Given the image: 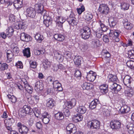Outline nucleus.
<instances>
[{
    "label": "nucleus",
    "instance_id": "nucleus-1",
    "mask_svg": "<svg viewBox=\"0 0 134 134\" xmlns=\"http://www.w3.org/2000/svg\"><path fill=\"white\" fill-rule=\"evenodd\" d=\"M90 29L88 26H85L83 29L80 30L79 34L81 37L84 40L88 39L91 34Z\"/></svg>",
    "mask_w": 134,
    "mask_h": 134
},
{
    "label": "nucleus",
    "instance_id": "nucleus-2",
    "mask_svg": "<svg viewBox=\"0 0 134 134\" xmlns=\"http://www.w3.org/2000/svg\"><path fill=\"white\" fill-rule=\"evenodd\" d=\"M123 82L124 85L127 87L133 88L134 87V81L129 76H125L123 79Z\"/></svg>",
    "mask_w": 134,
    "mask_h": 134
},
{
    "label": "nucleus",
    "instance_id": "nucleus-3",
    "mask_svg": "<svg viewBox=\"0 0 134 134\" xmlns=\"http://www.w3.org/2000/svg\"><path fill=\"white\" fill-rule=\"evenodd\" d=\"M121 33L120 31L118 30H110L109 36L110 37H113L114 40L116 42H118L119 41V37Z\"/></svg>",
    "mask_w": 134,
    "mask_h": 134
},
{
    "label": "nucleus",
    "instance_id": "nucleus-4",
    "mask_svg": "<svg viewBox=\"0 0 134 134\" xmlns=\"http://www.w3.org/2000/svg\"><path fill=\"white\" fill-rule=\"evenodd\" d=\"M99 121L97 120H93L87 123V126L91 129H99L100 127Z\"/></svg>",
    "mask_w": 134,
    "mask_h": 134
},
{
    "label": "nucleus",
    "instance_id": "nucleus-5",
    "mask_svg": "<svg viewBox=\"0 0 134 134\" xmlns=\"http://www.w3.org/2000/svg\"><path fill=\"white\" fill-rule=\"evenodd\" d=\"M18 129L21 134H27L28 132L29 129L26 126L22 125L20 122L17 124Z\"/></svg>",
    "mask_w": 134,
    "mask_h": 134
},
{
    "label": "nucleus",
    "instance_id": "nucleus-6",
    "mask_svg": "<svg viewBox=\"0 0 134 134\" xmlns=\"http://www.w3.org/2000/svg\"><path fill=\"white\" fill-rule=\"evenodd\" d=\"M35 8L38 13H40L43 16L46 14V11L43 10V6L41 4H36L35 5Z\"/></svg>",
    "mask_w": 134,
    "mask_h": 134
},
{
    "label": "nucleus",
    "instance_id": "nucleus-7",
    "mask_svg": "<svg viewBox=\"0 0 134 134\" xmlns=\"http://www.w3.org/2000/svg\"><path fill=\"white\" fill-rule=\"evenodd\" d=\"M98 10L102 14L106 15L109 12V8L107 5L102 4L100 5Z\"/></svg>",
    "mask_w": 134,
    "mask_h": 134
},
{
    "label": "nucleus",
    "instance_id": "nucleus-8",
    "mask_svg": "<svg viewBox=\"0 0 134 134\" xmlns=\"http://www.w3.org/2000/svg\"><path fill=\"white\" fill-rule=\"evenodd\" d=\"M67 134H75L76 132V128L73 124H70L66 127Z\"/></svg>",
    "mask_w": 134,
    "mask_h": 134
},
{
    "label": "nucleus",
    "instance_id": "nucleus-9",
    "mask_svg": "<svg viewBox=\"0 0 134 134\" xmlns=\"http://www.w3.org/2000/svg\"><path fill=\"white\" fill-rule=\"evenodd\" d=\"M121 125L120 122L116 120H112L110 122L111 127L113 129H119L120 128Z\"/></svg>",
    "mask_w": 134,
    "mask_h": 134
},
{
    "label": "nucleus",
    "instance_id": "nucleus-10",
    "mask_svg": "<svg viewBox=\"0 0 134 134\" xmlns=\"http://www.w3.org/2000/svg\"><path fill=\"white\" fill-rule=\"evenodd\" d=\"M96 75L92 71L87 73L86 77L87 80L90 81H93L96 77Z\"/></svg>",
    "mask_w": 134,
    "mask_h": 134
},
{
    "label": "nucleus",
    "instance_id": "nucleus-11",
    "mask_svg": "<svg viewBox=\"0 0 134 134\" xmlns=\"http://www.w3.org/2000/svg\"><path fill=\"white\" fill-rule=\"evenodd\" d=\"M22 81L24 85V88L26 90L28 93L31 94L32 92L33 88L28 84L27 82L25 79H23Z\"/></svg>",
    "mask_w": 134,
    "mask_h": 134
},
{
    "label": "nucleus",
    "instance_id": "nucleus-12",
    "mask_svg": "<svg viewBox=\"0 0 134 134\" xmlns=\"http://www.w3.org/2000/svg\"><path fill=\"white\" fill-rule=\"evenodd\" d=\"M50 115L47 112H44L42 114V117L43 122L45 124H47L50 120Z\"/></svg>",
    "mask_w": 134,
    "mask_h": 134
},
{
    "label": "nucleus",
    "instance_id": "nucleus-13",
    "mask_svg": "<svg viewBox=\"0 0 134 134\" xmlns=\"http://www.w3.org/2000/svg\"><path fill=\"white\" fill-rule=\"evenodd\" d=\"M43 16L44 20L43 23L47 27L51 25L52 23V19L50 17L46 14Z\"/></svg>",
    "mask_w": 134,
    "mask_h": 134
},
{
    "label": "nucleus",
    "instance_id": "nucleus-14",
    "mask_svg": "<svg viewBox=\"0 0 134 134\" xmlns=\"http://www.w3.org/2000/svg\"><path fill=\"white\" fill-rule=\"evenodd\" d=\"M26 12L27 15L29 17L33 18H34L36 15V12L33 8L31 7H29L27 9Z\"/></svg>",
    "mask_w": 134,
    "mask_h": 134
},
{
    "label": "nucleus",
    "instance_id": "nucleus-15",
    "mask_svg": "<svg viewBox=\"0 0 134 134\" xmlns=\"http://www.w3.org/2000/svg\"><path fill=\"white\" fill-rule=\"evenodd\" d=\"M34 89L37 92H39L43 89V85L41 82L38 81L35 83Z\"/></svg>",
    "mask_w": 134,
    "mask_h": 134
},
{
    "label": "nucleus",
    "instance_id": "nucleus-16",
    "mask_svg": "<svg viewBox=\"0 0 134 134\" xmlns=\"http://www.w3.org/2000/svg\"><path fill=\"white\" fill-rule=\"evenodd\" d=\"M20 38L22 41L26 42H28L31 40V38L30 36L24 32L21 34Z\"/></svg>",
    "mask_w": 134,
    "mask_h": 134
},
{
    "label": "nucleus",
    "instance_id": "nucleus-17",
    "mask_svg": "<svg viewBox=\"0 0 134 134\" xmlns=\"http://www.w3.org/2000/svg\"><path fill=\"white\" fill-rule=\"evenodd\" d=\"M55 57H57V59L59 62H61L63 61L64 58L61 52L55 51L54 52Z\"/></svg>",
    "mask_w": 134,
    "mask_h": 134
},
{
    "label": "nucleus",
    "instance_id": "nucleus-18",
    "mask_svg": "<svg viewBox=\"0 0 134 134\" xmlns=\"http://www.w3.org/2000/svg\"><path fill=\"white\" fill-rule=\"evenodd\" d=\"M65 21V19L63 17L57 16L56 17V24L57 25L62 27L63 24Z\"/></svg>",
    "mask_w": 134,
    "mask_h": 134
},
{
    "label": "nucleus",
    "instance_id": "nucleus-19",
    "mask_svg": "<svg viewBox=\"0 0 134 134\" xmlns=\"http://www.w3.org/2000/svg\"><path fill=\"white\" fill-rule=\"evenodd\" d=\"M76 103V100L75 99H72L70 101L66 102V104L67 107L69 109H71Z\"/></svg>",
    "mask_w": 134,
    "mask_h": 134
},
{
    "label": "nucleus",
    "instance_id": "nucleus-20",
    "mask_svg": "<svg viewBox=\"0 0 134 134\" xmlns=\"http://www.w3.org/2000/svg\"><path fill=\"white\" fill-rule=\"evenodd\" d=\"M22 108L27 114L31 115L33 113V111L32 109L31 108L30 106L27 105H24Z\"/></svg>",
    "mask_w": 134,
    "mask_h": 134
},
{
    "label": "nucleus",
    "instance_id": "nucleus-21",
    "mask_svg": "<svg viewBox=\"0 0 134 134\" xmlns=\"http://www.w3.org/2000/svg\"><path fill=\"white\" fill-rule=\"evenodd\" d=\"M7 61L8 62H9L13 59L14 54L11 50H9L7 51Z\"/></svg>",
    "mask_w": 134,
    "mask_h": 134
},
{
    "label": "nucleus",
    "instance_id": "nucleus-22",
    "mask_svg": "<svg viewBox=\"0 0 134 134\" xmlns=\"http://www.w3.org/2000/svg\"><path fill=\"white\" fill-rule=\"evenodd\" d=\"M6 34L7 36L8 37L11 36L13 34L14 30L12 26L8 27L6 31Z\"/></svg>",
    "mask_w": 134,
    "mask_h": 134
},
{
    "label": "nucleus",
    "instance_id": "nucleus-23",
    "mask_svg": "<svg viewBox=\"0 0 134 134\" xmlns=\"http://www.w3.org/2000/svg\"><path fill=\"white\" fill-rule=\"evenodd\" d=\"M83 18L85 20L89 21L92 19L93 15L91 13L86 12L84 13Z\"/></svg>",
    "mask_w": 134,
    "mask_h": 134
},
{
    "label": "nucleus",
    "instance_id": "nucleus-24",
    "mask_svg": "<svg viewBox=\"0 0 134 134\" xmlns=\"http://www.w3.org/2000/svg\"><path fill=\"white\" fill-rule=\"evenodd\" d=\"M15 120L13 118H9L5 119L4 121V122L5 126H11L14 123Z\"/></svg>",
    "mask_w": 134,
    "mask_h": 134
},
{
    "label": "nucleus",
    "instance_id": "nucleus-25",
    "mask_svg": "<svg viewBox=\"0 0 134 134\" xmlns=\"http://www.w3.org/2000/svg\"><path fill=\"white\" fill-rule=\"evenodd\" d=\"M14 5L16 9H18L23 6L22 0H16L14 2Z\"/></svg>",
    "mask_w": 134,
    "mask_h": 134
},
{
    "label": "nucleus",
    "instance_id": "nucleus-26",
    "mask_svg": "<svg viewBox=\"0 0 134 134\" xmlns=\"http://www.w3.org/2000/svg\"><path fill=\"white\" fill-rule=\"evenodd\" d=\"M67 21L69 24L73 26L76 25L77 23V21L75 18H67Z\"/></svg>",
    "mask_w": 134,
    "mask_h": 134
},
{
    "label": "nucleus",
    "instance_id": "nucleus-27",
    "mask_svg": "<svg viewBox=\"0 0 134 134\" xmlns=\"http://www.w3.org/2000/svg\"><path fill=\"white\" fill-rule=\"evenodd\" d=\"M130 110V108L126 105H124L120 109L121 113L125 114L128 112Z\"/></svg>",
    "mask_w": 134,
    "mask_h": 134
},
{
    "label": "nucleus",
    "instance_id": "nucleus-28",
    "mask_svg": "<svg viewBox=\"0 0 134 134\" xmlns=\"http://www.w3.org/2000/svg\"><path fill=\"white\" fill-rule=\"evenodd\" d=\"M108 77L109 79V82H114L116 81L118 79L116 76L111 74H109Z\"/></svg>",
    "mask_w": 134,
    "mask_h": 134
},
{
    "label": "nucleus",
    "instance_id": "nucleus-29",
    "mask_svg": "<svg viewBox=\"0 0 134 134\" xmlns=\"http://www.w3.org/2000/svg\"><path fill=\"white\" fill-rule=\"evenodd\" d=\"M55 118L58 120H62L64 119V116L63 113L61 112H58L55 114Z\"/></svg>",
    "mask_w": 134,
    "mask_h": 134
},
{
    "label": "nucleus",
    "instance_id": "nucleus-30",
    "mask_svg": "<svg viewBox=\"0 0 134 134\" xmlns=\"http://www.w3.org/2000/svg\"><path fill=\"white\" fill-rule=\"evenodd\" d=\"M82 87L83 90H89L92 88V85L90 83L85 82L82 85Z\"/></svg>",
    "mask_w": 134,
    "mask_h": 134
},
{
    "label": "nucleus",
    "instance_id": "nucleus-31",
    "mask_svg": "<svg viewBox=\"0 0 134 134\" xmlns=\"http://www.w3.org/2000/svg\"><path fill=\"white\" fill-rule=\"evenodd\" d=\"M54 37L55 40L59 41H63L64 39V37L63 35L60 34H56L54 36Z\"/></svg>",
    "mask_w": 134,
    "mask_h": 134
},
{
    "label": "nucleus",
    "instance_id": "nucleus-32",
    "mask_svg": "<svg viewBox=\"0 0 134 134\" xmlns=\"http://www.w3.org/2000/svg\"><path fill=\"white\" fill-rule=\"evenodd\" d=\"M86 110V108L84 106H80L77 108V112L81 114L85 113Z\"/></svg>",
    "mask_w": 134,
    "mask_h": 134
},
{
    "label": "nucleus",
    "instance_id": "nucleus-33",
    "mask_svg": "<svg viewBox=\"0 0 134 134\" xmlns=\"http://www.w3.org/2000/svg\"><path fill=\"white\" fill-rule=\"evenodd\" d=\"M127 128L129 130L128 132L130 134H133L134 133V124L130 123L127 126Z\"/></svg>",
    "mask_w": 134,
    "mask_h": 134
},
{
    "label": "nucleus",
    "instance_id": "nucleus-34",
    "mask_svg": "<svg viewBox=\"0 0 134 134\" xmlns=\"http://www.w3.org/2000/svg\"><path fill=\"white\" fill-rule=\"evenodd\" d=\"M83 119L82 116L80 114H76L74 115V120L76 122L81 121Z\"/></svg>",
    "mask_w": 134,
    "mask_h": 134
},
{
    "label": "nucleus",
    "instance_id": "nucleus-35",
    "mask_svg": "<svg viewBox=\"0 0 134 134\" xmlns=\"http://www.w3.org/2000/svg\"><path fill=\"white\" fill-rule=\"evenodd\" d=\"M35 38L37 41L39 42H41L44 38L43 36L39 33H37L35 35Z\"/></svg>",
    "mask_w": 134,
    "mask_h": 134
},
{
    "label": "nucleus",
    "instance_id": "nucleus-36",
    "mask_svg": "<svg viewBox=\"0 0 134 134\" xmlns=\"http://www.w3.org/2000/svg\"><path fill=\"white\" fill-rule=\"evenodd\" d=\"M120 6L122 9L125 10L129 9L130 5L126 3L122 2L121 3Z\"/></svg>",
    "mask_w": 134,
    "mask_h": 134
},
{
    "label": "nucleus",
    "instance_id": "nucleus-37",
    "mask_svg": "<svg viewBox=\"0 0 134 134\" xmlns=\"http://www.w3.org/2000/svg\"><path fill=\"white\" fill-rule=\"evenodd\" d=\"M99 89L101 92L104 94L107 93L108 91L107 87H106L105 85H103L100 86Z\"/></svg>",
    "mask_w": 134,
    "mask_h": 134
},
{
    "label": "nucleus",
    "instance_id": "nucleus-38",
    "mask_svg": "<svg viewBox=\"0 0 134 134\" xmlns=\"http://www.w3.org/2000/svg\"><path fill=\"white\" fill-rule=\"evenodd\" d=\"M23 53L24 56H26L27 58L30 57L31 55L30 48H25L23 50Z\"/></svg>",
    "mask_w": 134,
    "mask_h": 134
},
{
    "label": "nucleus",
    "instance_id": "nucleus-39",
    "mask_svg": "<svg viewBox=\"0 0 134 134\" xmlns=\"http://www.w3.org/2000/svg\"><path fill=\"white\" fill-rule=\"evenodd\" d=\"M130 89L128 90L125 91V94L126 96L129 97H132L133 95L134 91L133 88H129Z\"/></svg>",
    "mask_w": 134,
    "mask_h": 134
},
{
    "label": "nucleus",
    "instance_id": "nucleus-40",
    "mask_svg": "<svg viewBox=\"0 0 134 134\" xmlns=\"http://www.w3.org/2000/svg\"><path fill=\"white\" fill-rule=\"evenodd\" d=\"M82 58L80 56L75 57L74 59V63L76 65L78 66L80 65Z\"/></svg>",
    "mask_w": 134,
    "mask_h": 134
},
{
    "label": "nucleus",
    "instance_id": "nucleus-41",
    "mask_svg": "<svg viewBox=\"0 0 134 134\" xmlns=\"http://www.w3.org/2000/svg\"><path fill=\"white\" fill-rule=\"evenodd\" d=\"M11 48L13 49L14 53H18L19 52V49L17 45L15 43H13L11 45Z\"/></svg>",
    "mask_w": 134,
    "mask_h": 134
},
{
    "label": "nucleus",
    "instance_id": "nucleus-42",
    "mask_svg": "<svg viewBox=\"0 0 134 134\" xmlns=\"http://www.w3.org/2000/svg\"><path fill=\"white\" fill-rule=\"evenodd\" d=\"M43 65L44 68L45 69H47L48 68L50 67L51 63L48 60L45 59L43 61Z\"/></svg>",
    "mask_w": 134,
    "mask_h": 134
},
{
    "label": "nucleus",
    "instance_id": "nucleus-43",
    "mask_svg": "<svg viewBox=\"0 0 134 134\" xmlns=\"http://www.w3.org/2000/svg\"><path fill=\"white\" fill-rule=\"evenodd\" d=\"M98 102V100L97 99L94 100L92 101L89 107L90 108L92 109L95 108L97 104V102Z\"/></svg>",
    "mask_w": 134,
    "mask_h": 134
},
{
    "label": "nucleus",
    "instance_id": "nucleus-44",
    "mask_svg": "<svg viewBox=\"0 0 134 134\" xmlns=\"http://www.w3.org/2000/svg\"><path fill=\"white\" fill-rule=\"evenodd\" d=\"M98 24L101 27V29L102 31L105 32L107 31L108 29V27L105 26L102 22L100 20L98 21Z\"/></svg>",
    "mask_w": 134,
    "mask_h": 134
},
{
    "label": "nucleus",
    "instance_id": "nucleus-45",
    "mask_svg": "<svg viewBox=\"0 0 134 134\" xmlns=\"http://www.w3.org/2000/svg\"><path fill=\"white\" fill-rule=\"evenodd\" d=\"M96 37L98 38H100L103 34V31L100 28L98 29L96 31Z\"/></svg>",
    "mask_w": 134,
    "mask_h": 134
},
{
    "label": "nucleus",
    "instance_id": "nucleus-46",
    "mask_svg": "<svg viewBox=\"0 0 134 134\" xmlns=\"http://www.w3.org/2000/svg\"><path fill=\"white\" fill-rule=\"evenodd\" d=\"M8 65L6 63H0V70L4 71L8 68Z\"/></svg>",
    "mask_w": 134,
    "mask_h": 134
},
{
    "label": "nucleus",
    "instance_id": "nucleus-47",
    "mask_svg": "<svg viewBox=\"0 0 134 134\" xmlns=\"http://www.w3.org/2000/svg\"><path fill=\"white\" fill-rule=\"evenodd\" d=\"M108 86L113 91H114L116 86L117 85V84L116 83L113 82H110L109 83Z\"/></svg>",
    "mask_w": 134,
    "mask_h": 134
},
{
    "label": "nucleus",
    "instance_id": "nucleus-48",
    "mask_svg": "<svg viewBox=\"0 0 134 134\" xmlns=\"http://www.w3.org/2000/svg\"><path fill=\"white\" fill-rule=\"evenodd\" d=\"M92 43L94 47H99L100 46V42L99 40L94 39L92 40Z\"/></svg>",
    "mask_w": 134,
    "mask_h": 134
},
{
    "label": "nucleus",
    "instance_id": "nucleus-49",
    "mask_svg": "<svg viewBox=\"0 0 134 134\" xmlns=\"http://www.w3.org/2000/svg\"><path fill=\"white\" fill-rule=\"evenodd\" d=\"M54 102L53 99H50L47 103L46 105L50 108H52L54 105Z\"/></svg>",
    "mask_w": 134,
    "mask_h": 134
},
{
    "label": "nucleus",
    "instance_id": "nucleus-50",
    "mask_svg": "<svg viewBox=\"0 0 134 134\" xmlns=\"http://www.w3.org/2000/svg\"><path fill=\"white\" fill-rule=\"evenodd\" d=\"M124 25V27L128 30L131 29L133 27V25L130 22L125 23Z\"/></svg>",
    "mask_w": 134,
    "mask_h": 134
},
{
    "label": "nucleus",
    "instance_id": "nucleus-51",
    "mask_svg": "<svg viewBox=\"0 0 134 134\" xmlns=\"http://www.w3.org/2000/svg\"><path fill=\"white\" fill-rule=\"evenodd\" d=\"M109 22L110 23L109 25L111 27H113L116 24V22L114 21L113 18L111 17L109 19Z\"/></svg>",
    "mask_w": 134,
    "mask_h": 134
},
{
    "label": "nucleus",
    "instance_id": "nucleus-52",
    "mask_svg": "<svg viewBox=\"0 0 134 134\" xmlns=\"http://www.w3.org/2000/svg\"><path fill=\"white\" fill-rule=\"evenodd\" d=\"M7 96L11 102L14 103H15L17 100L16 98L14 96H11L10 95H7Z\"/></svg>",
    "mask_w": 134,
    "mask_h": 134
},
{
    "label": "nucleus",
    "instance_id": "nucleus-53",
    "mask_svg": "<svg viewBox=\"0 0 134 134\" xmlns=\"http://www.w3.org/2000/svg\"><path fill=\"white\" fill-rule=\"evenodd\" d=\"M19 114L21 118H23L27 114L22 108H21L19 111Z\"/></svg>",
    "mask_w": 134,
    "mask_h": 134
},
{
    "label": "nucleus",
    "instance_id": "nucleus-54",
    "mask_svg": "<svg viewBox=\"0 0 134 134\" xmlns=\"http://www.w3.org/2000/svg\"><path fill=\"white\" fill-rule=\"evenodd\" d=\"M127 66L131 69L134 67V62L131 60L128 61L126 63Z\"/></svg>",
    "mask_w": 134,
    "mask_h": 134
},
{
    "label": "nucleus",
    "instance_id": "nucleus-55",
    "mask_svg": "<svg viewBox=\"0 0 134 134\" xmlns=\"http://www.w3.org/2000/svg\"><path fill=\"white\" fill-rule=\"evenodd\" d=\"M76 10L78 14H81L85 10V8L83 5H82L80 7L77 8Z\"/></svg>",
    "mask_w": 134,
    "mask_h": 134
},
{
    "label": "nucleus",
    "instance_id": "nucleus-56",
    "mask_svg": "<svg viewBox=\"0 0 134 134\" xmlns=\"http://www.w3.org/2000/svg\"><path fill=\"white\" fill-rule=\"evenodd\" d=\"M30 64L31 68H32L35 69L37 67V63L35 61L31 60L30 62Z\"/></svg>",
    "mask_w": 134,
    "mask_h": 134
},
{
    "label": "nucleus",
    "instance_id": "nucleus-57",
    "mask_svg": "<svg viewBox=\"0 0 134 134\" xmlns=\"http://www.w3.org/2000/svg\"><path fill=\"white\" fill-rule=\"evenodd\" d=\"M60 83L57 80L53 82V87L54 88L57 89L58 87L60 86Z\"/></svg>",
    "mask_w": 134,
    "mask_h": 134
},
{
    "label": "nucleus",
    "instance_id": "nucleus-58",
    "mask_svg": "<svg viewBox=\"0 0 134 134\" xmlns=\"http://www.w3.org/2000/svg\"><path fill=\"white\" fill-rule=\"evenodd\" d=\"M34 53L36 55H39L41 54H43L44 51L41 50L35 49L34 50Z\"/></svg>",
    "mask_w": 134,
    "mask_h": 134
},
{
    "label": "nucleus",
    "instance_id": "nucleus-59",
    "mask_svg": "<svg viewBox=\"0 0 134 134\" xmlns=\"http://www.w3.org/2000/svg\"><path fill=\"white\" fill-rule=\"evenodd\" d=\"M128 56L131 59H134V51L131 50L129 51Z\"/></svg>",
    "mask_w": 134,
    "mask_h": 134
},
{
    "label": "nucleus",
    "instance_id": "nucleus-60",
    "mask_svg": "<svg viewBox=\"0 0 134 134\" xmlns=\"http://www.w3.org/2000/svg\"><path fill=\"white\" fill-rule=\"evenodd\" d=\"M74 75L76 78H80L81 76V72L79 70L75 71Z\"/></svg>",
    "mask_w": 134,
    "mask_h": 134
},
{
    "label": "nucleus",
    "instance_id": "nucleus-61",
    "mask_svg": "<svg viewBox=\"0 0 134 134\" xmlns=\"http://www.w3.org/2000/svg\"><path fill=\"white\" fill-rule=\"evenodd\" d=\"M88 47V45L87 43H84L82 45V47L81 49L82 51H85L87 49Z\"/></svg>",
    "mask_w": 134,
    "mask_h": 134
},
{
    "label": "nucleus",
    "instance_id": "nucleus-62",
    "mask_svg": "<svg viewBox=\"0 0 134 134\" xmlns=\"http://www.w3.org/2000/svg\"><path fill=\"white\" fill-rule=\"evenodd\" d=\"M9 20L11 22H14L15 19L14 15L12 14H10L9 16Z\"/></svg>",
    "mask_w": 134,
    "mask_h": 134
},
{
    "label": "nucleus",
    "instance_id": "nucleus-63",
    "mask_svg": "<svg viewBox=\"0 0 134 134\" xmlns=\"http://www.w3.org/2000/svg\"><path fill=\"white\" fill-rule=\"evenodd\" d=\"M103 114L106 116H109L110 115V112L109 110L104 109L103 110Z\"/></svg>",
    "mask_w": 134,
    "mask_h": 134
},
{
    "label": "nucleus",
    "instance_id": "nucleus-64",
    "mask_svg": "<svg viewBox=\"0 0 134 134\" xmlns=\"http://www.w3.org/2000/svg\"><path fill=\"white\" fill-rule=\"evenodd\" d=\"M116 87L114 91L115 93H117L119 91H120L121 89V86L117 84Z\"/></svg>",
    "mask_w": 134,
    "mask_h": 134
}]
</instances>
